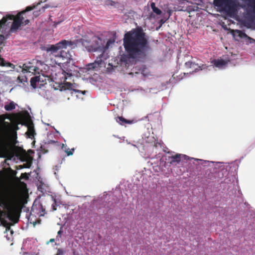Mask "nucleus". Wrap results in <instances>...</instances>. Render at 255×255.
I'll list each match as a JSON object with an SVG mask.
<instances>
[{"instance_id": "nucleus-14", "label": "nucleus", "mask_w": 255, "mask_h": 255, "mask_svg": "<svg viewBox=\"0 0 255 255\" xmlns=\"http://www.w3.org/2000/svg\"><path fill=\"white\" fill-rule=\"evenodd\" d=\"M198 66L197 64L191 61H188L185 63V66L187 68H195V71H196L197 69L195 67Z\"/></svg>"}, {"instance_id": "nucleus-34", "label": "nucleus", "mask_w": 255, "mask_h": 255, "mask_svg": "<svg viewBox=\"0 0 255 255\" xmlns=\"http://www.w3.org/2000/svg\"><path fill=\"white\" fill-rule=\"evenodd\" d=\"M35 13H36V11H34V14L35 15H36V14H35Z\"/></svg>"}, {"instance_id": "nucleus-33", "label": "nucleus", "mask_w": 255, "mask_h": 255, "mask_svg": "<svg viewBox=\"0 0 255 255\" xmlns=\"http://www.w3.org/2000/svg\"><path fill=\"white\" fill-rule=\"evenodd\" d=\"M160 21H161V23H164V21L163 20H161Z\"/></svg>"}, {"instance_id": "nucleus-3", "label": "nucleus", "mask_w": 255, "mask_h": 255, "mask_svg": "<svg viewBox=\"0 0 255 255\" xmlns=\"http://www.w3.org/2000/svg\"><path fill=\"white\" fill-rule=\"evenodd\" d=\"M72 45V42L70 41L62 40L56 44L50 45L45 48L47 52H51V53L55 56L62 57L63 58H69L70 54L68 51H66L68 46Z\"/></svg>"}, {"instance_id": "nucleus-8", "label": "nucleus", "mask_w": 255, "mask_h": 255, "mask_svg": "<svg viewBox=\"0 0 255 255\" xmlns=\"http://www.w3.org/2000/svg\"><path fill=\"white\" fill-rule=\"evenodd\" d=\"M3 127L4 129L6 131H11L12 135L14 138L16 137V130L18 129L17 125H14L12 126L7 122L3 121Z\"/></svg>"}, {"instance_id": "nucleus-20", "label": "nucleus", "mask_w": 255, "mask_h": 255, "mask_svg": "<svg viewBox=\"0 0 255 255\" xmlns=\"http://www.w3.org/2000/svg\"><path fill=\"white\" fill-rule=\"evenodd\" d=\"M34 131L33 129H28V131L27 132V134L29 138H32V136H34Z\"/></svg>"}, {"instance_id": "nucleus-28", "label": "nucleus", "mask_w": 255, "mask_h": 255, "mask_svg": "<svg viewBox=\"0 0 255 255\" xmlns=\"http://www.w3.org/2000/svg\"><path fill=\"white\" fill-rule=\"evenodd\" d=\"M49 7L48 4H45V6H44L42 8V11H44L45 9V8H48Z\"/></svg>"}, {"instance_id": "nucleus-11", "label": "nucleus", "mask_w": 255, "mask_h": 255, "mask_svg": "<svg viewBox=\"0 0 255 255\" xmlns=\"http://www.w3.org/2000/svg\"><path fill=\"white\" fill-rule=\"evenodd\" d=\"M7 143L6 139L2 136H0V151H3L6 149Z\"/></svg>"}, {"instance_id": "nucleus-12", "label": "nucleus", "mask_w": 255, "mask_h": 255, "mask_svg": "<svg viewBox=\"0 0 255 255\" xmlns=\"http://www.w3.org/2000/svg\"><path fill=\"white\" fill-rule=\"evenodd\" d=\"M234 35H237L240 38H248L251 40H253L252 38L249 37L245 32L240 30H236L234 32Z\"/></svg>"}, {"instance_id": "nucleus-15", "label": "nucleus", "mask_w": 255, "mask_h": 255, "mask_svg": "<svg viewBox=\"0 0 255 255\" xmlns=\"http://www.w3.org/2000/svg\"><path fill=\"white\" fill-rule=\"evenodd\" d=\"M39 81V77L38 76H35L31 78L30 79V85L32 87L35 88L36 87V83Z\"/></svg>"}, {"instance_id": "nucleus-5", "label": "nucleus", "mask_w": 255, "mask_h": 255, "mask_svg": "<svg viewBox=\"0 0 255 255\" xmlns=\"http://www.w3.org/2000/svg\"><path fill=\"white\" fill-rule=\"evenodd\" d=\"M75 86L74 84L66 82L63 83H59L57 87L55 88V89L59 90L60 91H64L72 94L73 92H79V90H75Z\"/></svg>"}, {"instance_id": "nucleus-10", "label": "nucleus", "mask_w": 255, "mask_h": 255, "mask_svg": "<svg viewBox=\"0 0 255 255\" xmlns=\"http://www.w3.org/2000/svg\"><path fill=\"white\" fill-rule=\"evenodd\" d=\"M116 121L121 125H125L126 124H131L133 123V120H128L125 119L123 117H118L116 118Z\"/></svg>"}, {"instance_id": "nucleus-23", "label": "nucleus", "mask_w": 255, "mask_h": 255, "mask_svg": "<svg viewBox=\"0 0 255 255\" xmlns=\"http://www.w3.org/2000/svg\"><path fill=\"white\" fill-rule=\"evenodd\" d=\"M63 233L62 228H60V230L57 233V236L56 237V240H59L60 238L61 237V235Z\"/></svg>"}, {"instance_id": "nucleus-19", "label": "nucleus", "mask_w": 255, "mask_h": 255, "mask_svg": "<svg viewBox=\"0 0 255 255\" xmlns=\"http://www.w3.org/2000/svg\"><path fill=\"white\" fill-rule=\"evenodd\" d=\"M18 80L22 83H24V82L27 81V78L26 76H18L17 78Z\"/></svg>"}, {"instance_id": "nucleus-22", "label": "nucleus", "mask_w": 255, "mask_h": 255, "mask_svg": "<svg viewBox=\"0 0 255 255\" xmlns=\"http://www.w3.org/2000/svg\"><path fill=\"white\" fill-rule=\"evenodd\" d=\"M65 252L63 249L59 248L57 249V253L55 255H64Z\"/></svg>"}, {"instance_id": "nucleus-4", "label": "nucleus", "mask_w": 255, "mask_h": 255, "mask_svg": "<svg viewBox=\"0 0 255 255\" xmlns=\"http://www.w3.org/2000/svg\"><path fill=\"white\" fill-rule=\"evenodd\" d=\"M187 156L185 155L176 153L171 156H166L165 160L170 165H176L182 160H186Z\"/></svg>"}, {"instance_id": "nucleus-26", "label": "nucleus", "mask_w": 255, "mask_h": 255, "mask_svg": "<svg viewBox=\"0 0 255 255\" xmlns=\"http://www.w3.org/2000/svg\"><path fill=\"white\" fill-rule=\"evenodd\" d=\"M4 40V37L2 34H0V44H1Z\"/></svg>"}, {"instance_id": "nucleus-21", "label": "nucleus", "mask_w": 255, "mask_h": 255, "mask_svg": "<svg viewBox=\"0 0 255 255\" xmlns=\"http://www.w3.org/2000/svg\"><path fill=\"white\" fill-rule=\"evenodd\" d=\"M65 73H62L63 77L64 80L65 81L67 79V77H70L72 76L71 73H66V72L64 71Z\"/></svg>"}, {"instance_id": "nucleus-30", "label": "nucleus", "mask_w": 255, "mask_h": 255, "mask_svg": "<svg viewBox=\"0 0 255 255\" xmlns=\"http://www.w3.org/2000/svg\"><path fill=\"white\" fill-rule=\"evenodd\" d=\"M37 64H40V65H42L43 63L41 61H37Z\"/></svg>"}, {"instance_id": "nucleus-24", "label": "nucleus", "mask_w": 255, "mask_h": 255, "mask_svg": "<svg viewBox=\"0 0 255 255\" xmlns=\"http://www.w3.org/2000/svg\"><path fill=\"white\" fill-rule=\"evenodd\" d=\"M20 178L28 179V174L26 173H21V175H20Z\"/></svg>"}, {"instance_id": "nucleus-2", "label": "nucleus", "mask_w": 255, "mask_h": 255, "mask_svg": "<svg viewBox=\"0 0 255 255\" xmlns=\"http://www.w3.org/2000/svg\"><path fill=\"white\" fill-rule=\"evenodd\" d=\"M19 201L17 195L13 192L8 193L4 199L0 198V221L6 228L10 229L8 223L4 219L7 218L14 223L19 220L17 210Z\"/></svg>"}, {"instance_id": "nucleus-29", "label": "nucleus", "mask_w": 255, "mask_h": 255, "mask_svg": "<svg viewBox=\"0 0 255 255\" xmlns=\"http://www.w3.org/2000/svg\"><path fill=\"white\" fill-rule=\"evenodd\" d=\"M47 0H41L40 2H39L37 4H36V6H37L38 5L40 4L41 2H45ZM36 6V5H35Z\"/></svg>"}, {"instance_id": "nucleus-17", "label": "nucleus", "mask_w": 255, "mask_h": 255, "mask_svg": "<svg viewBox=\"0 0 255 255\" xmlns=\"http://www.w3.org/2000/svg\"><path fill=\"white\" fill-rule=\"evenodd\" d=\"M150 6L152 9V11L155 13L157 15H160L161 14V10L159 9L158 8L156 7L155 6V4L154 2H151L150 4Z\"/></svg>"}, {"instance_id": "nucleus-9", "label": "nucleus", "mask_w": 255, "mask_h": 255, "mask_svg": "<svg viewBox=\"0 0 255 255\" xmlns=\"http://www.w3.org/2000/svg\"><path fill=\"white\" fill-rule=\"evenodd\" d=\"M211 63L213 64L215 66L218 68H221L225 66L227 64V62L223 59H214Z\"/></svg>"}, {"instance_id": "nucleus-7", "label": "nucleus", "mask_w": 255, "mask_h": 255, "mask_svg": "<svg viewBox=\"0 0 255 255\" xmlns=\"http://www.w3.org/2000/svg\"><path fill=\"white\" fill-rule=\"evenodd\" d=\"M105 56L104 54H101L99 57H97L96 60L94 63L88 64L86 66L87 70H92L98 67H102L103 64L104 63V59L103 58Z\"/></svg>"}, {"instance_id": "nucleus-16", "label": "nucleus", "mask_w": 255, "mask_h": 255, "mask_svg": "<svg viewBox=\"0 0 255 255\" xmlns=\"http://www.w3.org/2000/svg\"><path fill=\"white\" fill-rule=\"evenodd\" d=\"M15 108V105L13 102H10L4 106V109L7 111H10Z\"/></svg>"}, {"instance_id": "nucleus-1", "label": "nucleus", "mask_w": 255, "mask_h": 255, "mask_svg": "<svg viewBox=\"0 0 255 255\" xmlns=\"http://www.w3.org/2000/svg\"><path fill=\"white\" fill-rule=\"evenodd\" d=\"M123 45L128 58L136 59L146 55L150 50L148 37L141 27H137L124 34Z\"/></svg>"}, {"instance_id": "nucleus-27", "label": "nucleus", "mask_w": 255, "mask_h": 255, "mask_svg": "<svg viewBox=\"0 0 255 255\" xmlns=\"http://www.w3.org/2000/svg\"><path fill=\"white\" fill-rule=\"evenodd\" d=\"M198 67H199V69L202 70L203 69H205V68H207V66H206L205 64H202L201 66H199Z\"/></svg>"}, {"instance_id": "nucleus-6", "label": "nucleus", "mask_w": 255, "mask_h": 255, "mask_svg": "<svg viewBox=\"0 0 255 255\" xmlns=\"http://www.w3.org/2000/svg\"><path fill=\"white\" fill-rule=\"evenodd\" d=\"M40 69L37 66H34L32 62H28L22 65V72H29L33 74H39Z\"/></svg>"}, {"instance_id": "nucleus-13", "label": "nucleus", "mask_w": 255, "mask_h": 255, "mask_svg": "<svg viewBox=\"0 0 255 255\" xmlns=\"http://www.w3.org/2000/svg\"><path fill=\"white\" fill-rule=\"evenodd\" d=\"M62 149L64 150L68 156L73 155V151L75 150L74 148H72L71 150H69V148L67 147V145L64 144H62Z\"/></svg>"}, {"instance_id": "nucleus-35", "label": "nucleus", "mask_w": 255, "mask_h": 255, "mask_svg": "<svg viewBox=\"0 0 255 255\" xmlns=\"http://www.w3.org/2000/svg\"><path fill=\"white\" fill-rule=\"evenodd\" d=\"M129 74H130V75H132V74H133V73H129Z\"/></svg>"}, {"instance_id": "nucleus-32", "label": "nucleus", "mask_w": 255, "mask_h": 255, "mask_svg": "<svg viewBox=\"0 0 255 255\" xmlns=\"http://www.w3.org/2000/svg\"><path fill=\"white\" fill-rule=\"evenodd\" d=\"M73 255H76L75 252H73Z\"/></svg>"}, {"instance_id": "nucleus-18", "label": "nucleus", "mask_w": 255, "mask_h": 255, "mask_svg": "<svg viewBox=\"0 0 255 255\" xmlns=\"http://www.w3.org/2000/svg\"><path fill=\"white\" fill-rule=\"evenodd\" d=\"M82 44L85 47H90V40L87 39L86 38H83L80 39Z\"/></svg>"}, {"instance_id": "nucleus-25", "label": "nucleus", "mask_w": 255, "mask_h": 255, "mask_svg": "<svg viewBox=\"0 0 255 255\" xmlns=\"http://www.w3.org/2000/svg\"><path fill=\"white\" fill-rule=\"evenodd\" d=\"M54 203L52 205V211H54L56 210V200H54Z\"/></svg>"}, {"instance_id": "nucleus-31", "label": "nucleus", "mask_w": 255, "mask_h": 255, "mask_svg": "<svg viewBox=\"0 0 255 255\" xmlns=\"http://www.w3.org/2000/svg\"><path fill=\"white\" fill-rule=\"evenodd\" d=\"M55 240L54 239H51L49 241L50 242L52 243L54 242Z\"/></svg>"}]
</instances>
